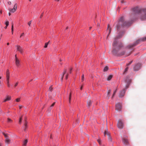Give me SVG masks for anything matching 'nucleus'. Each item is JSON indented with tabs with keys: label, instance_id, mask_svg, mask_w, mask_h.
<instances>
[{
	"label": "nucleus",
	"instance_id": "obj_10",
	"mask_svg": "<svg viewBox=\"0 0 146 146\" xmlns=\"http://www.w3.org/2000/svg\"><path fill=\"white\" fill-rule=\"evenodd\" d=\"M125 89H124L123 90L121 91L120 92L119 97L120 98L123 97L125 95Z\"/></svg>",
	"mask_w": 146,
	"mask_h": 146
},
{
	"label": "nucleus",
	"instance_id": "obj_46",
	"mask_svg": "<svg viewBox=\"0 0 146 146\" xmlns=\"http://www.w3.org/2000/svg\"><path fill=\"white\" fill-rule=\"evenodd\" d=\"M18 82H17L15 84V86H14L15 87H16V86H17V85H18Z\"/></svg>",
	"mask_w": 146,
	"mask_h": 146
},
{
	"label": "nucleus",
	"instance_id": "obj_47",
	"mask_svg": "<svg viewBox=\"0 0 146 146\" xmlns=\"http://www.w3.org/2000/svg\"><path fill=\"white\" fill-rule=\"evenodd\" d=\"M7 3L8 5H10L11 4V1H8V2H7Z\"/></svg>",
	"mask_w": 146,
	"mask_h": 146
},
{
	"label": "nucleus",
	"instance_id": "obj_61",
	"mask_svg": "<svg viewBox=\"0 0 146 146\" xmlns=\"http://www.w3.org/2000/svg\"><path fill=\"white\" fill-rule=\"evenodd\" d=\"M1 84V82L0 81V85Z\"/></svg>",
	"mask_w": 146,
	"mask_h": 146
},
{
	"label": "nucleus",
	"instance_id": "obj_57",
	"mask_svg": "<svg viewBox=\"0 0 146 146\" xmlns=\"http://www.w3.org/2000/svg\"><path fill=\"white\" fill-rule=\"evenodd\" d=\"M109 27H110V26L109 25H108V29H109Z\"/></svg>",
	"mask_w": 146,
	"mask_h": 146
},
{
	"label": "nucleus",
	"instance_id": "obj_62",
	"mask_svg": "<svg viewBox=\"0 0 146 146\" xmlns=\"http://www.w3.org/2000/svg\"><path fill=\"white\" fill-rule=\"evenodd\" d=\"M99 25H100L98 23V25H97V26H99Z\"/></svg>",
	"mask_w": 146,
	"mask_h": 146
},
{
	"label": "nucleus",
	"instance_id": "obj_43",
	"mask_svg": "<svg viewBox=\"0 0 146 146\" xmlns=\"http://www.w3.org/2000/svg\"><path fill=\"white\" fill-rule=\"evenodd\" d=\"M63 77H64L63 75H61V80L62 82L63 80Z\"/></svg>",
	"mask_w": 146,
	"mask_h": 146
},
{
	"label": "nucleus",
	"instance_id": "obj_11",
	"mask_svg": "<svg viewBox=\"0 0 146 146\" xmlns=\"http://www.w3.org/2000/svg\"><path fill=\"white\" fill-rule=\"evenodd\" d=\"M125 82L127 83V84L125 87V88L126 89H127L128 88L129 84L131 82V80L130 79H126L125 80Z\"/></svg>",
	"mask_w": 146,
	"mask_h": 146
},
{
	"label": "nucleus",
	"instance_id": "obj_38",
	"mask_svg": "<svg viewBox=\"0 0 146 146\" xmlns=\"http://www.w3.org/2000/svg\"><path fill=\"white\" fill-rule=\"evenodd\" d=\"M49 90L51 92L52 90V86H51L49 88Z\"/></svg>",
	"mask_w": 146,
	"mask_h": 146
},
{
	"label": "nucleus",
	"instance_id": "obj_45",
	"mask_svg": "<svg viewBox=\"0 0 146 146\" xmlns=\"http://www.w3.org/2000/svg\"><path fill=\"white\" fill-rule=\"evenodd\" d=\"M20 99L19 98H18L16 100V102H19L20 101Z\"/></svg>",
	"mask_w": 146,
	"mask_h": 146
},
{
	"label": "nucleus",
	"instance_id": "obj_14",
	"mask_svg": "<svg viewBox=\"0 0 146 146\" xmlns=\"http://www.w3.org/2000/svg\"><path fill=\"white\" fill-rule=\"evenodd\" d=\"M25 123L24 125L25 127L24 130V131H26V129L27 127V122L26 121V119H25Z\"/></svg>",
	"mask_w": 146,
	"mask_h": 146
},
{
	"label": "nucleus",
	"instance_id": "obj_8",
	"mask_svg": "<svg viewBox=\"0 0 146 146\" xmlns=\"http://www.w3.org/2000/svg\"><path fill=\"white\" fill-rule=\"evenodd\" d=\"M141 64L140 63L137 64L135 65L133 68V69L134 71H137L139 70L141 66Z\"/></svg>",
	"mask_w": 146,
	"mask_h": 146
},
{
	"label": "nucleus",
	"instance_id": "obj_25",
	"mask_svg": "<svg viewBox=\"0 0 146 146\" xmlns=\"http://www.w3.org/2000/svg\"><path fill=\"white\" fill-rule=\"evenodd\" d=\"M108 69V66H105L104 69V72H106L107 71Z\"/></svg>",
	"mask_w": 146,
	"mask_h": 146
},
{
	"label": "nucleus",
	"instance_id": "obj_15",
	"mask_svg": "<svg viewBox=\"0 0 146 146\" xmlns=\"http://www.w3.org/2000/svg\"><path fill=\"white\" fill-rule=\"evenodd\" d=\"M136 45V43H134L133 44H131L128 45V46H127V48H129L133 47V46H135Z\"/></svg>",
	"mask_w": 146,
	"mask_h": 146
},
{
	"label": "nucleus",
	"instance_id": "obj_18",
	"mask_svg": "<svg viewBox=\"0 0 146 146\" xmlns=\"http://www.w3.org/2000/svg\"><path fill=\"white\" fill-rule=\"evenodd\" d=\"M8 10L11 13H14L16 11L13 8L12 9L9 8Z\"/></svg>",
	"mask_w": 146,
	"mask_h": 146
},
{
	"label": "nucleus",
	"instance_id": "obj_52",
	"mask_svg": "<svg viewBox=\"0 0 146 146\" xmlns=\"http://www.w3.org/2000/svg\"><path fill=\"white\" fill-rule=\"evenodd\" d=\"M19 108L20 109H21L22 108V106H19Z\"/></svg>",
	"mask_w": 146,
	"mask_h": 146
},
{
	"label": "nucleus",
	"instance_id": "obj_6",
	"mask_svg": "<svg viewBox=\"0 0 146 146\" xmlns=\"http://www.w3.org/2000/svg\"><path fill=\"white\" fill-rule=\"evenodd\" d=\"M121 105L120 103H117L115 105V109L117 111H121Z\"/></svg>",
	"mask_w": 146,
	"mask_h": 146
},
{
	"label": "nucleus",
	"instance_id": "obj_19",
	"mask_svg": "<svg viewBox=\"0 0 146 146\" xmlns=\"http://www.w3.org/2000/svg\"><path fill=\"white\" fill-rule=\"evenodd\" d=\"M6 78H7V86L8 87H10V84H9V77H6Z\"/></svg>",
	"mask_w": 146,
	"mask_h": 146
},
{
	"label": "nucleus",
	"instance_id": "obj_12",
	"mask_svg": "<svg viewBox=\"0 0 146 146\" xmlns=\"http://www.w3.org/2000/svg\"><path fill=\"white\" fill-rule=\"evenodd\" d=\"M11 99V97L10 96H7L6 98L4 100L3 102H5L7 101L10 100Z\"/></svg>",
	"mask_w": 146,
	"mask_h": 146
},
{
	"label": "nucleus",
	"instance_id": "obj_51",
	"mask_svg": "<svg viewBox=\"0 0 146 146\" xmlns=\"http://www.w3.org/2000/svg\"><path fill=\"white\" fill-rule=\"evenodd\" d=\"M24 35V33H22L20 36V37H21Z\"/></svg>",
	"mask_w": 146,
	"mask_h": 146
},
{
	"label": "nucleus",
	"instance_id": "obj_54",
	"mask_svg": "<svg viewBox=\"0 0 146 146\" xmlns=\"http://www.w3.org/2000/svg\"><path fill=\"white\" fill-rule=\"evenodd\" d=\"M11 15V13H10V12H9V16H10Z\"/></svg>",
	"mask_w": 146,
	"mask_h": 146
},
{
	"label": "nucleus",
	"instance_id": "obj_33",
	"mask_svg": "<svg viewBox=\"0 0 146 146\" xmlns=\"http://www.w3.org/2000/svg\"><path fill=\"white\" fill-rule=\"evenodd\" d=\"M13 25L12 24V27H11V32H12V34H13Z\"/></svg>",
	"mask_w": 146,
	"mask_h": 146
},
{
	"label": "nucleus",
	"instance_id": "obj_22",
	"mask_svg": "<svg viewBox=\"0 0 146 146\" xmlns=\"http://www.w3.org/2000/svg\"><path fill=\"white\" fill-rule=\"evenodd\" d=\"M28 140L27 139H26L23 142V146H26V145L27 144V143Z\"/></svg>",
	"mask_w": 146,
	"mask_h": 146
},
{
	"label": "nucleus",
	"instance_id": "obj_9",
	"mask_svg": "<svg viewBox=\"0 0 146 146\" xmlns=\"http://www.w3.org/2000/svg\"><path fill=\"white\" fill-rule=\"evenodd\" d=\"M16 46L17 48V50L19 51L22 54L23 52V49L20 46L17 45Z\"/></svg>",
	"mask_w": 146,
	"mask_h": 146
},
{
	"label": "nucleus",
	"instance_id": "obj_4",
	"mask_svg": "<svg viewBox=\"0 0 146 146\" xmlns=\"http://www.w3.org/2000/svg\"><path fill=\"white\" fill-rule=\"evenodd\" d=\"M127 136H125L122 138V142L123 144L126 145H128L129 144V142L128 140L127 139Z\"/></svg>",
	"mask_w": 146,
	"mask_h": 146
},
{
	"label": "nucleus",
	"instance_id": "obj_1",
	"mask_svg": "<svg viewBox=\"0 0 146 146\" xmlns=\"http://www.w3.org/2000/svg\"><path fill=\"white\" fill-rule=\"evenodd\" d=\"M117 43V41L116 40H115L112 44L113 46V50L112 51V53L115 55L117 56H121L124 54L125 52L123 51L121 52V48L123 47V45L121 43H119L116 47H115V45Z\"/></svg>",
	"mask_w": 146,
	"mask_h": 146
},
{
	"label": "nucleus",
	"instance_id": "obj_27",
	"mask_svg": "<svg viewBox=\"0 0 146 146\" xmlns=\"http://www.w3.org/2000/svg\"><path fill=\"white\" fill-rule=\"evenodd\" d=\"M17 3H16L15 4L13 8L16 10L17 9Z\"/></svg>",
	"mask_w": 146,
	"mask_h": 146
},
{
	"label": "nucleus",
	"instance_id": "obj_63",
	"mask_svg": "<svg viewBox=\"0 0 146 146\" xmlns=\"http://www.w3.org/2000/svg\"><path fill=\"white\" fill-rule=\"evenodd\" d=\"M59 0H55V1H59Z\"/></svg>",
	"mask_w": 146,
	"mask_h": 146
},
{
	"label": "nucleus",
	"instance_id": "obj_24",
	"mask_svg": "<svg viewBox=\"0 0 146 146\" xmlns=\"http://www.w3.org/2000/svg\"><path fill=\"white\" fill-rule=\"evenodd\" d=\"M5 24L6 26L4 28L5 29H6L9 25V22L8 21H7L5 23Z\"/></svg>",
	"mask_w": 146,
	"mask_h": 146
},
{
	"label": "nucleus",
	"instance_id": "obj_53",
	"mask_svg": "<svg viewBox=\"0 0 146 146\" xmlns=\"http://www.w3.org/2000/svg\"><path fill=\"white\" fill-rule=\"evenodd\" d=\"M72 68H71L70 69V73H71V70H72Z\"/></svg>",
	"mask_w": 146,
	"mask_h": 146
},
{
	"label": "nucleus",
	"instance_id": "obj_48",
	"mask_svg": "<svg viewBox=\"0 0 146 146\" xmlns=\"http://www.w3.org/2000/svg\"><path fill=\"white\" fill-rule=\"evenodd\" d=\"M43 13H42L41 14L40 16V18H41L43 16Z\"/></svg>",
	"mask_w": 146,
	"mask_h": 146
},
{
	"label": "nucleus",
	"instance_id": "obj_2",
	"mask_svg": "<svg viewBox=\"0 0 146 146\" xmlns=\"http://www.w3.org/2000/svg\"><path fill=\"white\" fill-rule=\"evenodd\" d=\"M133 13L138 14L141 20L146 19V9H141L138 7L134 8L133 9Z\"/></svg>",
	"mask_w": 146,
	"mask_h": 146
},
{
	"label": "nucleus",
	"instance_id": "obj_50",
	"mask_svg": "<svg viewBox=\"0 0 146 146\" xmlns=\"http://www.w3.org/2000/svg\"><path fill=\"white\" fill-rule=\"evenodd\" d=\"M68 74H67L66 76V79H67V78H68Z\"/></svg>",
	"mask_w": 146,
	"mask_h": 146
},
{
	"label": "nucleus",
	"instance_id": "obj_21",
	"mask_svg": "<svg viewBox=\"0 0 146 146\" xmlns=\"http://www.w3.org/2000/svg\"><path fill=\"white\" fill-rule=\"evenodd\" d=\"M91 104V101L90 100H89L87 102V104H88L87 107L88 108H89Z\"/></svg>",
	"mask_w": 146,
	"mask_h": 146
},
{
	"label": "nucleus",
	"instance_id": "obj_16",
	"mask_svg": "<svg viewBox=\"0 0 146 146\" xmlns=\"http://www.w3.org/2000/svg\"><path fill=\"white\" fill-rule=\"evenodd\" d=\"M71 95H72V92L71 91L70 93L68 95V98H69V102L70 103L71 100Z\"/></svg>",
	"mask_w": 146,
	"mask_h": 146
},
{
	"label": "nucleus",
	"instance_id": "obj_34",
	"mask_svg": "<svg viewBox=\"0 0 146 146\" xmlns=\"http://www.w3.org/2000/svg\"><path fill=\"white\" fill-rule=\"evenodd\" d=\"M32 20H31L28 23V24L29 25V27H30L31 26V23H32Z\"/></svg>",
	"mask_w": 146,
	"mask_h": 146
},
{
	"label": "nucleus",
	"instance_id": "obj_40",
	"mask_svg": "<svg viewBox=\"0 0 146 146\" xmlns=\"http://www.w3.org/2000/svg\"><path fill=\"white\" fill-rule=\"evenodd\" d=\"M116 90H116L115 91H114V92H113V94L112 98H113V96H114L115 94V93L116 92Z\"/></svg>",
	"mask_w": 146,
	"mask_h": 146
},
{
	"label": "nucleus",
	"instance_id": "obj_30",
	"mask_svg": "<svg viewBox=\"0 0 146 146\" xmlns=\"http://www.w3.org/2000/svg\"><path fill=\"white\" fill-rule=\"evenodd\" d=\"M111 28H110L109 29V33L108 35H107V39H108V38L110 35V33H111Z\"/></svg>",
	"mask_w": 146,
	"mask_h": 146
},
{
	"label": "nucleus",
	"instance_id": "obj_56",
	"mask_svg": "<svg viewBox=\"0 0 146 146\" xmlns=\"http://www.w3.org/2000/svg\"><path fill=\"white\" fill-rule=\"evenodd\" d=\"M82 86H81V87H80V90H82Z\"/></svg>",
	"mask_w": 146,
	"mask_h": 146
},
{
	"label": "nucleus",
	"instance_id": "obj_37",
	"mask_svg": "<svg viewBox=\"0 0 146 146\" xmlns=\"http://www.w3.org/2000/svg\"><path fill=\"white\" fill-rule=\"evenodd\" d=\"M128 69V67H126L124 70V72L123 73V74H124L125 72H126L127 70Z\"/></svg>",
	"mask_w": 146,
	"mask_h": 146
},
{
	"label": "nucleus",
	"instance_id": "obj_29",
	"mask_svg": "<svg viewBox=\"0 0 146 146\" xmlns=\"http://www.w3.org/2000/svg\"><path fill=\"white\" fill-rule=\"evenodd\" d=\"M2 133L3 135L4 136L6 139H7V138H8V137L6 134H5L4 133Z\"/></svg>",
	"mask_w": 146,
	"mask_h": 146
},
{
	"label": "nucleus",
	"instance_id": "obj_20",
	"mask_svg": "<svg viewBox=\"0 0 146 146\" xmlns=\"http://www.w3.org/2000/svg\"><path fill=\"white\" fill-rule=\"evenodd\" d=\"M11 140L9 139V138H7L5 140V142L6 143L8 144L10 142Z\"/></svg>",
	"mask_w": 146,
	"mask_h": 146
},
{
	"label": "nucleus",
	"instance_id": "obj_58",
	"mask_svg": "<svg viewBox=\"0 0 146 146\" xmlns=\"http://www.w3.org/2000/svg\"><path fill=\"white\" fill-rule=\"evenodd\" d=\"M92 28V27H89V29H90H90H91Z\"/></svg>",
	"mask_w": 146,
	"mask_h": 146
},
{
	"label": "nucleus",
	"instance_id": "obj_26",
	"mask_svg": "<svg viewBox=\"0 0 146 146\" xmlns=\"http://www.w3.org/2000/svg\"><path fill=\"white\" fill-rule=\"evenodd\" d=\"M112 76H113L112 75H110L108 76L107 78V80H110L112 78Z\"/></svg>",
	"mask_w": 146,
	"mask_h": 146
},
{
	"label": "nucleus",
	"instance_id": "obj_42",
	"mask_svg": "<svg viewBox=\"0 0 146 146\" xmlns=\"http://www.w3.org/2000/svg\"><path fill=\"white\" fill-rule=\"evenodd\" d=\"M132 62V61H130L128 64H127L126 65L127 66L130 65Z\"/></svg>",
	"mask_w": 146,
	"mask_h": 146
},
{
	"label": "nucleus",
	"instance_id": "obj_13",
	"mask_svg": "<svg viewBox=\"0 0 146 146\" xmlns=\"http://www.w3.org/2000/svg\"><path fill=\"white\" fill-rule=\"evenodd\" d=\"M15 64L17 66L19 67L20 65V61L19 59L15 60Z\"/></svg>",
	"mask_w": 146,
	"mask_h": 146
},
{
	"label": "nucleus",
	"instance_id": "obj_44",
	"mask_svg": "<svg viewBox=\"0 0 146 146\" xmlns=\"http://www.w3.org/2000/svg\"><path fill=\"white\" fill-rule=\"evenodd\" d=\"M97 141L99 143V144L100 145L101 144V141L100 139H98L97 140Z\"/></svg>",
	"mask_w": 146,
	"mask_h": 146
},
{
	"label": "nucleus",
	"instance_id": "obj_49",
	"mask_svg": "<svg viewBox=\"0 0 146 146\" xmlns=\"http://www.w3.org/2000/svg\"><path fill=\"white\" fill-rule=\"evenodd\" d=\"M15 60H17V59H18L17 57V54H16L15 56Z\"/></svg>",
	"mask_w": 146,
	"mask_h": 146
},
{
	"label": "nucleus",
	"instance_id": "obj_28",
	"mask_svg": "<svg viewBox=\"0 0 146 146\" xmlns=\"http://www.w3.org/2000/svg\"><path fill=\"white\" fill-rule=\"evenodd\" d=\"M49 42H50V41H49L48 42L45 43V45L44 47V48H46L47 47L48 45V43H49Z\"/></svg>",
	"mask_w": 146,
	"mask_h": 146
},
{
	"label": "nucleus",
	"instance_id": "obj_39",
	"mask_svg": "<svg viewBox=\"0 0 146 146\" xmlns=\"http://www.w3.org/2000/svg\"><path fill=\"white\" fill-rule=\"evenodd\" d=\"M66 70H65L64 72H63V74L62 75H63L64 76V74L66 73Z\"/></svg>",
	"mask_w": 146,
	"mask_h": 146
},
{
	"label": "nucleus",
	"instance_id": "obj_7",
	"mask_svg": "<svg viewBox=\"0 0 146 146\" xmlns=\"http://www.w3.org/2000/svg\"><path fill=\"white\" fill-rule=\"evenodd\" d=\"M107 134V135L108 136V139L109 141L110 142L112 141V139L110 136V134L109 132L108 131L107 129L104 132V136H106V135Z\"/></svg>",
	"mask_w": 146,
	"mask_h": 146
},
{
	"label": "nucleus",
	"instance_id": "obj_36",
	"mask_svg": "<svg viewBox=\"0 0 146 146\" xmlns=\"http://www.w3.org/2000/svg\"><path fill=\"white\" fill-rule=\"evenodd\" d=\"M141 40L142 41H146V37L141 38Z\"/></svg>",
	"mask_w": 146,
	"mask_h": 146
},
{
	"label": "nucleus",
	"instance_id": "obj_41",
	"mask_svg": "<svg viewBox=\"0 0 146 146\" xmlns=\"http://www.w3.org/2000/svg\"><path fill=\"white\" fill-rule=\"evenodd\" d=\"M55 102H54V103H53V104L50 106V107H53L55 105Z\"/></svg>",
	"mask_w": 146,
	"mask_h": 146
},
{
	"label": "nucleus",
	"instance_id": "obj_59",
	"mask_svg": "<svg viewBox=\"0 0 146 146\" xmlns=\"http://www.w3.org/2000/svg\"><path fill=\"white\" fill-rule=\"evenodd\" d=\"M9 42H8L7 43V45H9Z\"/></svg>",
	"mask_w": 146,
	"mask_h": 146
},
{
	"label": "nucleus",
	"instance_id": "obj_55",
	"mask_svg": "<svg viewBox=\"0 0 146 146\" xmlns=\"http://www.w3.org/2000/svg\"><path fill=\"white\" fill-rule=\"evenodd\" d=\"M0 13L1 14L2 13V12L1 10V11H0Z\"/></svg>",
	"mask_w": 146,
	"mask_h": 146
},
{
	"label": "nucleus",
	"instance_id": "obj_31",
	"mask_svg": "<svg viewBox=\"0 0 146 146\" xmlns=\"http://www.w3.org/2000/svg\"><path fill=\"white\" fill-rule=\"evenodd\" d=\"M84 74H83L82 75V81L83 82L84 81Z\"/></svg>",
	"mask_w": 146,
	"mask_h": 146
},
{
	"label": "nucleus",
	"instance_id": "obj_60",
	"mask_svg": "<svg viewBox=\"0 0 146 146\" xmlns=\"http://www.w3.org/2000/svg\"><path fill=\"white\" fill-rule=\"evenodd\" d=\"M68 27H67L66 28V29H68Z\"/></svg>",
	"mask_w": 146,
	"mask_h": 146
},
{
	"label": "nucleus",
	"instance_id": "obj_5",
	"mask_svg": "<svg viewBox=\"0 0 146 146\" xmlns=\"http://www.w3.org/2000/svg\"><path fill=\"white\" fill-rule=\"evenodd\" d=\"M117 126L118 128L120 129H122L123 128V123L121 120H119L117 124Z\"/></svg>",
	"mask_w": 146,
	"mask_h": 146
},
{
	"label": "nucleus",
	"instance_id": "obj_32",
	"mask_svg": "<svg viewBox=\"0 0 146 146\" xmlns=\"http://www.w3.org/2000/svg\"><path fill=\"white\" fill-rule=\"evenodd\" d=\"M7 120L8 122H11L12 121V120L9 118H8Z\"/></svg>",
	"mask_w": 146,
	"mask_h": 146
},
{
	"label": "nucleus",
	"instance_id": "obj_23",
	"mask_svg": "<svg viewBox=\"0 0 146 146\" xmlns=\"http://www.w3.org/2000/svg\"><path fill=\"white\" fill-rule=\"evenodd\" d=\"M111 92V90H108L107 93V97L108 98H109L110 97V95L109 94Z\"/></svg>",
	"mask_w": 146,
	"mask_h": 146
},
{
	"label": "nucleus",
	"instance_id": "obj_3",
	"mask_svg": "<svg viewBox=\"0 0 146 146\" xmlns=\"http://www.w3.org/2000/svg\"><path fill=\"white\" fill-rule=\"evenodd\" d=\"M131 23L127 21H125L123 17H121L117 25V29L118 30L120 26H128L130 25Z\"/></svg>",
	"mask_w": 146,
	"mask_h": 146
},
{
	"label": "nucleus",
	"instance_id": "obj_35",
	"mask_svg": "<svg viewBox=\"0 0 146 146\" xmlns=\"http://www.w3.org/2000/svg\"><path fill=\"white\" fill-rule=\"evenodd\" d=\"M22 116L21 117H20L19 119V123L20 124H21V121H22Z\"/></svg>",
	"mask_w": 146,
	"mask_h": 146
},
{
	"label": "nucleus",
	"instance_id": "obj_64",
	"mask_svg": "<svg viewBox=\"0 0 146 146\" xmlns=\"http://www.w3.org/2000/svg\"><path fill=\"white\" fill-rule=\"evenodd\" d=\"M130 54V53H129V54H127V56H128V55H129Z\"/></svg>",
	"mask_w": 146,
	"mask_h": 146
},
{
	"label": "nucleus",
	"instance_id": "obj_17",
	"mask_svg": "<svg viewBox=\"0 0 146 146\" xmlns=\"http://www.w3.org/2000/svg\"><path fill=\"white\" fill-rule=\"evenodd\" d=\"M9 72L8 69L7 70L6 73V77H9Z\"/></svg>",
	"mask_w": 146,
	"mask_h": 146
}]
</instances>
